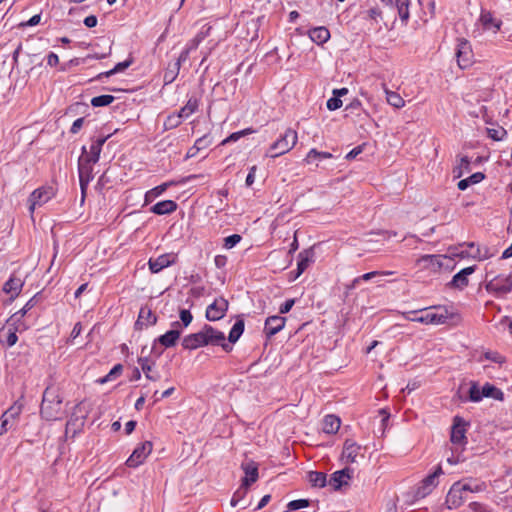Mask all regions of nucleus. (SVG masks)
<instances>
[{"label":"nucleus","mask_w":512,"mask_h":512,"mask_svg":"<svg viewBox=\"0 0 512 512\" xmlns=\"http://www.w3.org/2000/svg\"><path fill=\"white\" fill-rule=\"evenodd\" d=\"M406 320L418 322L425 325H440L446 323L449 319L455 317L446 306H433L420 310L408 311L402 313Z\"/></svg>","instance_id":"obj_1"},{"label":"nucleus","mask_w":512,"mask_h":512,"mask_svg":"<svg viewBox=\"0 0 512 512\" xmlns=\"http://www.w3.org/2000/svg\"><path fill=\"white\" fill-rule=\"evenodd\" d=\"M62 398L53 387H47L43 394L40 413L47 421H56L62 418Z\"/></svg>","instance_id":"obj_2"},{"label":"nucleus","mask_w":512,"mask_h":512,"mask_svg":"<svg viewBox=\"0 0 512 512\" xmlns=\"http://www.w3.org/2000/svg\"><path fill=\"white\" fill-rule=\"evenodd\" d=\"M241 468L244 471L245 476L242 478L240 488L234 493L231 499V506L233 507H235L238 502L244 498L250 485L255 483L259 477L258 466L254 461L242 463Z\"/></svg>","instance_id":"obj_3"},{"label":"nucleus","mask_w":512,"mask_h":512,"mask_svg":"<svg viewBox=\"0 0 512 512\" xmlns=\"http://www.w3.org/2000/svg\"><path fill=\"white\" fill-rule=\"evenodd\" d=\"M88 413L89 408L84 401H81L74 406L73 411L66 423V436L71 434V437H75L76 434L82 431Z\"/></svg>","instance_id":"obj_4"},{"label":"nucleus","mask_w":512,"mask_h":512,"mask_svg":"<svg viewBox=\"0 0 512 512\" xmlns=\"http://www.w3.org/2000/svg\"><path fill=\"white\" fill-rule=\"evenodd\" d=\"M298 135L294 129L288 128L284 134L269 148L266 156L276 158L289 152L297 143Z\"/></svg>","instance_id":"obj_5"},{"label":"nucleus","mask_w":512,"mask_h":512,"mask_svg":"<svg viewBox=\"0 0 512 512\" xmlns=\"http://www.w3.org/2000/svg\"><path fill=\"white\" fill-rule=\"evenodd\" d=\"M485 289L495 297H505L512 291V275L501 274L491 278L485 284Z\"/></svg>","instance_id":"obj_6"},{"label":"nucleus","mask_w":512,"mask_h":512,"mask_svg":"<svg viewBox=\"0 0 512 512\" xmlns=\"http://www.w3.org/2000/svg\"><path fill=\"white\" fill-rule=\"evenodd\" d=\"M96 162H92L81 155L78 160V173H79V182L80 188L82 192V196L84 197L86 189L93 179V165Z\"/></svg>","instance_id":"obj_7"},{"label":"nucleus","mask_w":512,"mask_h":512,"mask_svg":"<svg viewBox=\"0 0 512 512\" xmlns=\"http://www.w3.org/2000/svg\"><path fill=\"white\" fill-rule=\"evenodd\" d=\"M153 449V444L150 441H144L139 444L130 457L126 461V465L130 468H136L144 463L146 458L151 454Z\"/></svg>","instance_id":"obj_8"},{"label":"nucleus","mask_w":512,"mask_h":512,"mask_svg":"<svg viewBox=\"0 0 512 512\" xmlns=\"http://www.w3.org/2000/svg\"><path fill=\"white\" fill-rule=\"evenodd\" d=\"M456 59L461 69L470 67L473 63V52L470 43L460 38L457 40Z\"/></svg>","instance_id":"obj_9"},{"label":"nucleus","mask_w":512,"mask_h":512,"mask_svg":"<svg viewBox=\"0 0 512 512\" xmlns=\"http://www.w3.org/2000/svg\"><path fill=\"white\" fill-rule=\"evenodd\" d=\"M443 474L441 466H438L436 470L425 477L415 491V497L421 499L429 495L432 490L438 485V477Z\"/></svg>","instance_id":"obj_10"},{"label":"nucleus","mask_w":512,"mask_h":512,"mask_svg":"<svg viewBox=\"0 0 512 512\" xmlns=\"http://www.w3.org/2000/svg\"><path fill=\"white\" fill-rule=\"evenodd\" d=\"M54 196L53 188L51 187H40L34 190L29 198V212L34 213L36 207H40L47 203Z\"/></svg>","instance_id":"obj_11"},{"label":"nucleus","mask_w":512,"mask_h":512,"mask_svg":"<svg viewBox=\"0 0 512 512\" xmlns=\"http://www.w3.org/2000/svg\"><path fill=\"white\" fill-rule=\"evenodd\" d=\"M445 258L446 256L442 255H423L416 260L415 265L421 271L436 273L442 268V259Z\"/></svg>","instance_id":"obj_12"},{"label":"nucleus","mask_w":512,"mask_h":512,"mask_svg":"<svg viewBox=\"0 0 512 512\" xmlns=\"http://www.w3.org/2000/svg\"><path fill=\"white\" fill-rule=\"evenodd\" d=\"M206 345H218L221 346L224 350H231V346L225 342V335L223 332L214 329L210 325H205L202 328Z\"/></svg>","instance_id":"obj_13"},{"label":"nucleus","mask_w":512,"mask_h":512,"mask_svg":"<svg viewBox=\"0 0 512 512\" xmlns=\"http://www.w3.org/2000/svg\"><path fill=\"white\" fill-rule=\"evenodd\" d=\"M466 422L460 418L455 417L453 421V426L451 429V437L450 440L454 445H459L464 447L467 443L466 439Z\"/></svg>","instance_id":"obj_14"},{"label":"nucleus","mask_w":512,"mask_h":512,"mask_svg":"<svg viewBox=\"0 0 512 512\" xmlns=\"http://www.w3.org/2000/svg\"><path fill=\"white\" fill-rule=\"evenodd\" d=\"M228 309V301L224 298L216 299L206 309V317L210 321L220 320Z\"/></svg>","instance_id":"obj_15"},{"label":"nucleus","mask_w":512,"mask_h":512,"mask_svg":"<svg viewBox=\"0 0 512 512\" xmlns=\"http://www.w3.org/2000/svg\"><path fill=\"white\" fill-rule=\"evenodd\" d=\"M465 501L464 492L460 487V481L455 482L446 496V504L449 509L460 507Z\"/></svg>","instance_id":"obj_16"},{"label":"nucleus","mask_w":512,"mask_h":512,"mask_svg":"<svg viewBox=\"0 0 512 512\" xmlns=\"http://www.w3.org/2000/svg\"><path fill=\"white\" fill-rule=\"evenodd\" d=\"M479 22L481 23L482 28L485 31H489L494 34H496L500 30L502 25V21L494 17V15L487 10L481 11Z\"/></svg>","instance_id":"obj_17"},{"label":"nucleus","mask_w":512,"mask_h":512,"mask_svg":"<svg viewBox=\"0 0 512 512\" xmlns=\"http://www.w3.org/2000/svg\"><path fill=\"white\" fill-rule=\"evenodd\" d=\"M353 470L346 467L342 470L334 472L328 484L333 487L334 490H339L342 486L348 485L349 480L352 478Z\"/></svg>","instance_id":"obj_18"},{"label":"nucleus","mask_w":512,"mask_h":512,"mask_svg":"<svg viewBox=\"0 0 512 512\" xmlns=\"http://www.w3.org/2000/svg\"><path fill=\"white\" fill-rule=\"evenodd\" d=\"M176 258V255L172 253L160 255L155 259L151 258L148 262L149 269L152 273H158L162 269L174 264L176 262Z\"/></svg>","instance_id":"obj_19"},{"label":"nucleus","mask_w":512,"mask_h":512,"mask_svg":"<svg viewBox=\"0 0 512 512\" xmlns=\"http://www.w3.org/2000/svg\"><path fill=\"white\" fill-rule=\"evenodd\" d=\"M361 447L352 440H346L342 451V460L346 464L357 462L358 456H360Z\"/></svg>","instance_id":"obj_20"},{"label":"nucleus","mask_w":512,"mask_h":512,"mask_svg":"<svg viewBox=\"0 0 512 512\" xmlns=\"http://www.w3.org/2000/svg\"><path fill=\"white\" fill-rule=\"evenodd\" d=\"M286 323V318L278 315L270 316L265 321L264 331L271 337L280 332Z\"/></svg>","instance_id":"obj_21"},{"label":"nucleus","mask_w":512,"mask_h":512,"mask_svg":"<svg viewBox=\"0 0 512 512\" xmlns=\"http://www.w3.org/2000/svg\"><path fill=\"white\" fill-rule=\"evenodd\" d=\"M109 136L98 138L96 140L92 141V144L90 146L89 152L86 150V147H82V155L88 160H91L92 162H98L100 153L102 150L103 144L106 142Z\"/></svg>","instance_id":"obj_22"},{"label":"nucleus","mask_w":512,"mask_h":512,"mask_svg":"<svg viewBox=\"0 0 512 512\" xmlns=\"http://www.w3.org/2000/svg\"><path fill=\"white\" fill-rule=\"evenodd\" d=\"M314 261V252L312 249H307L298 254L297 271L293 279H297Z\"/></svg>","instance_id":"obj_23"},{"label":"nucleus","mask_w":512,"mask_h":512,"mask_svg":"<svg viewBox=\"0 0 512 512\" xmlns=\"http://www.w3.org/2000/svg\"><path fill=\"white\" fill-rule=\"evenodd\" d=\"M205 345L206 340L202 330L197 333L187 335L182 340V346L188 350H194Z\"/></svg>","instance_id":"obj_24"},{"label":"nucleus","mask_w":512,"mask_h":512,"mask_svg":"<svg viewBox=\"0 0 512 512\" xmlns=\"http://www.w3.org/2000/svg\"><path fill=\"white\" fill-rule=\"evenodd\" d=\"M475 271V266H470L462 269L455 274L450 281L449 285L453 288L463 289L468 285V276Z\"/></svg>","instance_id":"obj_25"},{"label":"nucleus","mask_w":512,"mask_h":512,"mask_svg":"<svg viewBox=\"0 0 512 512\" xmlns=\"http://www.w3.org/2000/svg\"><path fill=\"white\" fill-rule=\"evenodd\" d=\"M157 316L152 312L148 306H144L140 309L136 326L142 328L152 326L156 324Z\"/></svg>","instance_id":"obj_26"},{"label":"nucleus","mask_w":512,"mask_h":512,"mask_svg":"<svg viewBox=\"0 0 512 512\" xmlns=\"http://www.w3.org/2000/svg\"><path fill=\"white\" fill-rule=\"evenodd\" d=\"M24 282L22 279L11 276L8 281L5 282L3 286V291L7 294H10L11 300H14L21 292Z\"/></svg>","instance_id":"obj_27"},{"label":"nucleus","mask_w":512,"mask_h":512,"mask_svg":"<svg viewBox=\"0 0 512 512\" xmlns=\"http://www.w3.org/2000/svg\"><path fill=\"white\" fill-rule=\"evenodd\" d=\"M341 420L338 416L329 414L322 421V431L326 434H335L338 432Z\"/></svg>","instance_id":"obj_28"},{"label":"nucleus","mask_w":512,"mask_h":512,"mask_svg":"<svg viewBox=\"0 0 512 512\" xmlns=\"http://www.w3.org/2000/svg\"><path fill=\"white\" fill-rule=\"evenodd\" d=\"M177 209V203L173 200H163L151 207V212L157 215H165L174 212Z\"/></svg>","instance_id":"obj_29"},{"label":"nucleus","mask_w":512,"mask_h":512,"mask_svg":"<svg viewBox=\"0 0 512 512\" xmlns=\"http://www.w3.org/2000/svg\"><path fill=\"white\" fill-rule=\"evenodd\" d=\"M138 363L140 364L141 369L148 380L158 381L160 379V374L156 371H153L154 363H150L147 357H140L138 359Z\"/></svg>","instance_id":"obj_30"},{"label":"nucleus","mask_w":512,"mask_h":512,"mask_svg":"<svg viewBox=\"0 0 512 512\" xmlns=\"http://www.w3.org/2000/svg\"><path fill=\"white\" fill-rule=\"evenodd\" d=\"M309 35L311 40L317 44H323L330 38V32L325 27H316L310 30Z\"/></svg>","instance_id":"obj_31"},{"label":"nucleus","mask_w":512,"mask_h":512,"mask_svg":"<svg viewBox=\"0 0 512 512\" xmlns=\"http://www.w3.org/2000/svg\"><path fill=\"white\" fill-rule=\"evenodd\" d=\"M384 92L386 94V101L389 105L396 109H400L405 106V100L396 92L390 91L384 86Z\"/></svg>","instance_id":"obj_32"},{"label":"nucleus","mask_w":512,"mask_h":512,"mask_svg":"<svg viewBox=\"0 0 512 512\" xmlns=\"http://www.w3.org/2000/svg\"><path fill=\"white\" fill-rule=\"evenodd\" d=\"M180 337V331L170 330L158 338V341L165 347H172Z\"/></svg>","instance_id":"obj_33"},{"label":"nucleus","mask_w":512,"mask_h":512,"mask_svg":"<svg viewBox=\"0 0 512 512\" xmlns=\"http://www.w3.org/2000/svg\"><path fill=\"white\" fill-rule=\"evenodd\" d=\"M308 481L313 487L323 488L327 484L326 474L318 471L308 473Z\"/></svg>","instance_id":"obj_34"},{"label":"nucleus","mask_w":512,"mask_h":512,"mask_svg":"<svg viewBox=\"0 0 512 512\" xmlns=\"http://www.w3.org/2000/svg\"><path fill=\"white\" fill-rule=\"evenodd\" d=\"M409 4V0H396L394 4V6L397 8L399 17L404 24L408 22L410 17Z\"/></svg>","instance_id":"obj_35"},{"label":"nucleus","mask_w":512,"mask_h":512,"mask_svg":"<svg viewBox=\"0 0 512 512\" xmlns=\"http://www.w3.org/2000/svg\"><path fill=\"white\" fill-rule=\"evenodd\" d=\"M482 395L484 397H490L499 401L504 400V393L492 384L486 383L482 387Z\"/></svg>","instance_id":"obj_36"},{"label":"nucleus","mask_w":512,"mask_h":512,"mask_svg":"<svg viewBox=\"0 0 512 512\" xmlns=\"http://www.w3.org/2000/svg\"><path fill=\"white\" fill-rule=\"evenodd\" d=\"M329 158H332L331 153L320 152V151L316 150L315 148H313L307 153L304 161L306 162V164H313L317 160L329 159Z\"/></svg>","instance_id":"obj_37"},{"label":"nucleus","mask_w":512,"mask_h":512,"mask_svg":"<svg viewBox=\"0 0 512 512\" xmlns=\"http://www.w3.org/2000/svg\"><path fill=\"white\" fill-rule=\"evenodd\" d=\"M243 331H244V321L239 319L234 323V325L232 326V328L230 330V333L228 336L229 342L230 343L237 342L238 339L240 338V336L242 335Z\"/></svg>","instance_id":"obj_38"},{"label":"nucleus","mask_w":512,"mask_h":512,"mask_svg":"<svg viewBox=\"0 0 512 512\" xmlns=\"http://www.w3.org/2000/svg\"><path fill=\"white\" fill-rule=\"evenodd\" d=\"M460 487L464 493L465 492L478 493V492L485 490L486 485L483 482L478 483V482H472V481H469V482L460 481Z\"/></svg>","instance_id":"obj_39"},{"label":"nucleus","mask_w":512,"mask_h":512,"mask_svg":"<svg viewBox=\"0 0 512 512\" xmlns=\"http://www.w3.org/2000/svg\"><path fill=\"white\" fill-rule=\"evenodd\" d=\"M198 105V100L196 98H190L178 113L182 118H187L198 109Z\"/></svg>","instance_id":"obj_40"},{"label":"nucleus","mask_w":512,"mask_h":512,"mask_svg":"<svg viewBox=\"0 0 512 512\" xmlns=\"http://www.w3.org/2000/svg\"><path fill=\"white\" fill-rule=\"evenodd\" d=\"M209 30L210 28H208L206 31H200L193 39L187 43L185 49L189 52L196 50L200 43L207 37Z\"/></svg>","instance_id":"obj_41"},{"label":"nucleus","mask_w":512,"mask_h":512,"mask_svg":"<svg viewBox=\"0 0 512 512\" xmlns=\"http://www.w3.org/2000/svg\"><path fill=\"white\" fill-rule=\"evenodd\" d=\"M133 63V60L130 58V59H127L123 62H120L118 64L115 65V67L107 72H104V73H101L99 75V77H110L114 74H117V73H120V72H123L125 69H127L131 64Z\"/></svg>","instance_id":"obj_42"},{"label":"nucleus","mask_w":512,"mask_h":512,"mask_svg":"<svg viewBox=\"0 0 512 512\" xmlns=\"http://www.w3.org/2000/svg\"><path fill=\"white\" fill-rule=\"evenodd\" d=\"M18 330V328H12V327H8L7 329L6 328H2L1 329V332H0V336H4V333L6 332V338H5V342L7 344L8 347H12L13 345L16 344L17 340H18V337L16 335V331Z\"/></svg>","instance_id":"obj_43"},{"label":"nucleus","mask_w":512,"mask_h":512,"mask_svg":"<svg viewBox=\"0 0 512 512\" xmlns=\"http://www.w3.org/2000/svg\"><path fill=\"white\" fill-rule=\"evenodd\" d=\"M487 134L492 140L501 141L506 137L507 131L503 127L497 126L487 128Z\"/></svg>","instance_id":"obj_44"},{"label":"nucleus","mask_w":512,"mask_h":512,"mask_svg":"<svg viewBox=\"0 0 512 512\" xmlns=\"http://www.w3.org/2000/svg\"><path fill=\"white\" fill-rule=\"evenodd\" d=\"M470 170V159L467 156H462L459 164L454 168L453 172L456 177H461L465 171Z\"/></svg>","instance_id":"obj_45"},{"label":"nucleus","mask_w":512,"mask_h":512,"mask_svg":"<svg viewBox=\"0 0 512 512\" xmlns=\"http://www.w3.org/2000/svg\"><path fill=\"white\" fill-rule=\"evenodd\" d=\"M114 96L112 95H100L93 97L91 99V105L93 107H103L111 104L114 101Z\"/></svg>","instance_id":"obj_46"},{"label":"nucleus","mask_w":512,"mask_h":512,"mask_svg":"<svg viewBox=\"0 0 512 512\" xmlns=\"http://www.w3.org/2000/svg\"><path fill=\"white\" fill-rule=\"evenodd\" d=\"M182 119L179 113L169 115L164 122V129L171 130L178 127L182 123Z\"/></svg>","instance_id":"obj_47"},{"label":"nucleus","mask_w":512,"mask_h":512,"mask_svg":"<svg viewBox=\"0 0 512 512\" xmlns=\"http://www.w3.org/2000/svg\"><path fill=\"white\" fill-rule=\"evenodd\" d=\"M179 71H180V67L176 66L175 63L173 64L172 67H169L167 69V71L165 72V74H164V82H165V84L172 83L176 79V77L178 76Z\"/></svg>","instance_id":"obj_48"},{"label":"nucleus","mask_w":512,"mask_h":512,"mask_svg":"<svg viewBox=\"0 0 512 512\" xmlns=\"http://www.w3.org/2000/svg\"><path fill=\"white\" fill-rule=\"evenodd\" d=\"M168 186V183H163L148 191L145 195L146 201H149L150 199L160 196L167 189Z\"/></svg>","instance_id":"obj_49"},{"label":"nucleus","mask_w":512,"mask_h":512,"mask_svg":"<svg viewBox=\"0 0 512 512\" xmlns=\"http://www.w3.org/2000/svg\"><path fill=\"white\" fill-rule=\"evenodd\" d=\"M483 397L484 395H482V389H480L476 383H473L469 389V399L472 402H478Z\"/></svg>","instance_id":"obj_50"},{"label":"nucleus","mask_w":512,"mask_h":512,"mask_svg":"<svg viewBox=\"0 0 512 512\" xmlns=\"http://www.w3.org/2000/svg\"><path fill=\"white\" fill-rule=\"evenodd\" d=\"M33 305V299H30L21 310H19L18 312L14 313L11 316L9 321H13L14 323L16 321H19L20 318L23 317L27 313V311H29L33 307Z\"/></svg>","instance_id":"obj_51"},{"label":"nucleus","mask_w":512,"mask_h":512,"mask_svg":"<svg viewBox=\"0 0 512 512\" xmlns=\"http://www.w3.org/2000/svg\"><path fill=\"white\" fill-rule=\"evenodd\" d=\"M122 370L123 366L121 364L115 365L105 377L99 380V382L102 384L108 382L109 380L119 376Z\"/></svg>","instance_id":"obj_52"},{"label":"nucleus","mask_w":512,"mask_h":512,"mask_svg":"<svg viewBox=\"0 0 512 512\" xmlns=\"http://www.w3.org/2000/svg\"><path fill=\"white\" fill-rule=\"evenodd\" d=\"M241 236L239 234H233L226 238H224V248L231 249L236 246L241 241Z\"/></svg>","instance_id":"obj_53"},{"label":"nucleus","mask_w":512,"mask_h":512,"mask_svg":"<svg viewBox=\"0 0 512 512\" xmlns=\"http://www.w3.org/2000/svg\"><path fill=\"white\" fill-rule=\"evenodd\" d=\"M484 358L495 363L502 364L505 362V358L496 351H487L484 353Z\"/></svg>","instance_id":"obj_54"},{"label":"nucleus","mask_w":512,"mask_h":512,"mask_svg":"<svg viewBox=\"0 0 512 512\" xmlns=\"http://www.w3.org/2000/svg\"><path fill=\"white\" fill-rule=\"evenodd\" d=\"M252 130L251 129H244L242 131H239V132H235V133H232L229 137H227L226 139H224L222 141V144H226V143H229V142H232V141H237L238 139H240L242 136L244 135H247L249 133H251Z\"/></svg>","instance_id":"obj_55"},{"label":"nucleus","mask_w":512,"mask_h":512,"mask_svg":"<svg viewBox=\"0 0 512 512\" xmlns=\"http://www.w3.org/2000/svg\"><path fill=\"white\" fill-rule=\"evenodd\" d=\"M22 405L18 404L17 402L12 405L8 410H6L4 413L9 416V418L16 419L19 414L21 413Z\"/></svg>","instance_id":"obj_56"},{"label":"nucleus","mask_w":512,"mask_h":512,"mask_svg":"<svg viewBox=\"0 0 512 512\" xmlns=\"http://www.w3.org/2000/svg\"><path fill=\"white\" fill-rule=\"evenodd\" d=\"M308 505H309L308 500H306V499H298V500H293V501L289 502L288 508L291 509V510H297V509L305 508Z\"/></svg>","instance_id":"obj_57"},{"label":"nucleus","mask_w":512,"mask_h":512,"mask_svg":"<svg viewBox=\"0 0 512 512\" xmlns=\"http://www.w3.org/2000/svg\"><path fill=\"white\" fill-rule=\"evenodd\" d=\"M342 106V101L340 98L336 97L334 95V97L328 99L327 101V108L330 110V111H334V110H337L339 109L340 107Z\"/></svg>","instance_id":"obj_58"},{"label":"nucleus","mask_w":512,"mask_h":512,"mask_svg":"<svg viewBox=\"0 0 512 512\" xmlns=\"http://www.w3.org/2000/svg\"><path fill=\"white\" fill-rule=\"evenodd\" d=\"M180 319H181L183 325L185 327H187L192 322L193 316L189 310L182 309L180 311Z\"/></svg>","instance_id":"obj_59"},{"label":"nucleus","mask_w":512,"mask_h":512,"mask_svg":"<svg viewBox=\"0 0 512 512\" xmlns=\"http://www.w3.org/2000/svg\"><path fill=\"white\" fill-rule=\"evenodd\" d=\"M469 508L473 511V512H492L491 510H489L486 506L478 503V502H472L469 504Z\"/></svg>","instance_id":"obj_60"},{"label":"nucleus","mask_w":512,"mask_h":512,"mask_svg":"<svg viewBox=\"0 0 512 512\" xmlns=\"http://www.w3.org/2000/svg\"><path fill=\"white\" fill-rule=\"evenodd\" d=\"M295 303V300L294 299H288L286 300L281 306H280V309H279V312L281 314H285V313H288L291 308L293 307Z\"/></svg>","instance_id":"obj_61"},{"label":"nucleus","mask_w":512,"mask_h":512,"mask_svg":"<svg viewBox=\"0 0 512 512\" xmlns=\"http://www.w3.org/2000/svg\"><path fill=\"white\" fill-rule=\"evenodd\" d=\"M40 20H41V15L36 14V15L32 16L28 21L22 22L20 24V26H22V27L35 26V25L39 24Z\"/></svg>","instance_id":"obj_62"},{"label":"nucleus","mask_w":512,"mask_h":512,"mask_svg":"<svg viewBox=\"0 0 512 512\" xmlns=\"http://www.w3.org/2000/svg\"><path fill=\"white\" fill-rule=\"evenodd\" d=\"M484 174L481 173V172H476L474 174H472L471 176H469L467 179H468V182L469 184H477L479 182H481L483 179H484Z\"/></svg>","instance_id":"obj_63"},{"label":"nucleus","mask_w":512,"mask_h":512,"mask_svg":"<svg viewBox=\"0 0 512 512\" xmlns=\"http://www.w3.org/2000/svg\"><path fill=\"white\" fill-rule=\"evenodd\" d=\"M191 52H189L188 50L184 49L181 54L179 55L177 61L175 62L176 66L178 67H181V65L187 61V59L189 58V55H190Z\"/></svg>","instance_id":"obj_64"}]
</instances>
